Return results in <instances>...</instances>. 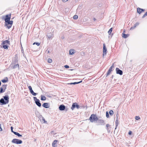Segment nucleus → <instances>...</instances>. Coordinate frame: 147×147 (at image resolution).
Wrapping results in <instances>:
<instances>
[{"instance_id": "9d476101", "label": "nucleus", "mask_w": 147, "mask_h": 147, "mask_svg": "<svg viewBox=\"0 0 147 147\" xmlns=\"http://www.w3.org/2000/svg\"><path fill=\"white\" fill-rule=\"evenodd\" d=\"M98 125H104L105 124L104 121L102 120H98Z\"/></svg>"}, {"instance_id": "e433bc0d", "label": "nucleus", "mask_w": 147, "mask_h": 147, "mask_svg": "<svg viewBox=\"0 0 147 147\" xmlns=\"http://www.w3.org/2000/svg\"><path fill=\"white\" fill-rule=\"evenodd\" d=\"M35 44H36L38 46H39L40 45V43L38 42H35L33 43V45H34Z\"/></svg>"}, {"instance_id": "a211bd4d", "label": "nucleus", "mask_w": 147, "mask_h": 147, "mask_svg": "<svg viewBox=\"0 0 147 147\" xmlns=\"http://www.w3.org/2000/svg\"><path fill=\"white\" fill-rule=\"evenodd\" d=\"M144 10L140 8H137V12L139 14H140L142 11H144Z\"/></svg>"}, {"instance_id": "8fccbe9b", "label": "nucleus", "mask_w": 147, "mask_h": 147, "mask_svg": "<svg viewBox=\"0 0 147 147\" xmlns=\"http://www.w3.org/2000/svg\"><path fill=\"white\" fill-rule=\"evenodd\" d=\"M63 0V1L64 2H65L68 1V0Z\"/></svg>"}, {"instance_id": "de8ad7c7", "label": "nucleus", "mask_w": 147, "mask_h": 147, "mask_svg": "<svg viewBox=\"0 0 147 147\" xmlns=\"http://www.w3.org/2000/svg\"><path fill=\"white\" fill-rule=\"evenodd\" d=\"M2 131V129L1 127V125L0 124V131Z\"/></svg>"}, {"instance_id": "a878e982", "label": "nucleus", "mask_w": 147, "mask_h": 147, "mask_svg": "<svg viewBox=\"0 0 147 147\" xmlns=\"http://www.w3.org/2000/svg\"><path fill=\"white\" fill-rule=\"evenodd\" d=\"M5 91V90H4V89L1 87L0 88V93H2L3 92H4Z\"/></svg>"}, {"instance_id": "b1692460", "label": "nucleus", "mask_w": 147, "mask_h": 147, "mask_svg": "<svg viewBox=\"0 0 147 147\" xmlns=\"http://www.w3.org/2000/svg\"><path fill=\"white\" fill-rule=\"evenodd\" d=\"M30 92V93L33 96H36L37 94V93L34 92L33 90H31Z\"/></svg>"}, {"instance_id": "a19ab883", "label": "nucleus", "mask_w": 147, "mask_h": 147, "mask_svg": "<svg viewBox=\"0 0 147 147\" xmlns=\"http://www.w3.org/2000/svg\"><path fill=\"white\" fill-rule=\"evenodd\" d=\"M28 88H29V89L30 90V91H31V90H32V87L30 86H29L28 87Z\"/></svg>"}, {"instance_id": "4be33fe9", "label": "nucleus", "mask_w": 147, "mask_h": 147, "mask_svg": "<svg viewBox=\"0 0 147 147\" xmlns=\"http://www.w3.org/2000/svg\"><path fill=\"white\" fill-rule=\"evenodd\" d=\"M13 133L14 134L17 136L18 137H21L22 135H20V134L16 132H13Z\"/></svg>"}, {"instance_id": "49530a36", "label": "nucleus", "mask_w": 147, "mask_h": 147, "mask_svg": "<svg viewBox=\"0 0 147 147\" xmlns=\"http://www.w3.org/2000/svg\"><path fill=\"white\" fill-rule=\"evenodd\" d=\"M106 126L107 128V129H108V127L109 126V125L108 124H107L106 125Z\"/></svg>"}, {"instance_id": "603ef678", "label": "nucleus", "mask_w": 147, "mask_h": 147, "mask_svg": "<svg viewBox=\"0 0 147 147\" xmlns=\"http://www.w3.org/2000/svg\"><path fill=\"white\" fill-rule=\"evenodd\" d=\"M117 126H116V127H115V129H116L117 127Z\"/></svg>"}, {"instance_id": "ddd939ff", "label": "nucleus", "mask_w": 147, "mask_h": 147, "mask_svg": "<svg viewBox=\"0 0 147 147\" xmlns=\"http://www.w3.org/2000/svg\"><path fill=\"white\" fill-rule=\"evenodd\" d=\"M42 106L46 108H48L49 107V105L48 103H44L42 105Z\"/></svg>"}, {"instance_id": "58836bf2", "label": "nucleus", "mask_w": 147, "mask_h": 147, "mask_svg": "<svg viewBox=\"0 0 147 147\" xmlns=\"http://www.w3.org/2000/svg\"><path fill=\"white\" fill-rule=\"evenodd\" d=\"M8 81V80H5V79H4V80H1V81L3 82V83H5L7 82Z\"/></svg>"}, {"instance_id": "7c9ffc66", "label": "nucleus", "mask_w": 147, "mask_h": 147, "mask_svg": "<svg viewBox=\"0 0 147 147\" xmlns=\"http://www.w3.org/2000/svg\"><path fill=\"white\" fill-rule=\"evenodd\" d=\"M109 113L111 115H112L113 114V112L112 110H110L109 111Z\"/></svg>"}, {"instance_id": "dca6fc26", "label": "nucleus", "mask_w": 147, "mask_h": 147, "mask_svg": "<svg viewBox=\"0 0 147 147\" xmlns=\"http://www.w3.org/2000/svg\"><path fill=\"white\" fill-rule=\"evenodd\" d=\"M139 24V23L138 22H136L135 24H134V26L133 27H131L130 29V30H133L134 29L136 26H138Z\"/></svg>"}, {"instance_id": "aec40b11", "label": "nucleus", "mask_w": 147, "mask_h": 147, "mask_svg": "<svg viewBox=\"0 0 147 147\" xmlns=\"http://www.w3.org/2000/svg\"><path fill=\"white\" fill-rule=\"evenodd\" d=\"M129 36V34H126L124 33H123V32L122 33V36L124 38H126L128 37Z\"/></svg>"}, {"instance_id": "423d86ee", "label": "nucleus", "mask_w": 147, "mask_h": 147, "mask_svg": "<svg viewBox=\"0 0 147 147\" xmlns=\"http://www.w3.org/2000/svg\"><path fill=\"white\" fill-rule=\"evenodd\" d=\"M10 66L13 69L17 68H19V65L18 64H15L12 63L11 64Z\"/></svg>"}, {"instance_id": "2eb2a0df", "label": "nucleus", "mask_w": 147, "mask_h": 147, "mask_svg": "<svg viewBox=\"0 0 147 147\" xmlns=\"http://www.w3.org/2000/svg\"><path fill=\"white\" fill-rule=\"evenodd\" d=\"M3 45H8L10 44L9 41L8 40H5L3 42Z\"/></svg>"}, {"instance_id": "a18cd8bd", "label": "nucleus", "mask_w": 147, "mask_h": 147, "mask_svg": "<svg viewBox=\"0 0 147 147\" xmlns=\"http://www.w3.org/2000/svg\"><path fill=\"white\" fill-rule=\"evenodd\" d=\"M47 36H48V37L49 38H51V37L53 35H52L51 36H49L48 35H47Z\"/></svg>"}, {"instance_id": "0eeeda50", "label": "nucleus", "mask_w": 147, "mask_h": 147, "mask_svg": "<svg viewBox=\"0 0 147 147\" xmlns=\"http://www.w3.org/2000/svg\"><path fill=\"white\" fill-rule=\"evenodd\" d=\"M79 107V105H78L77 103H74L72 105L71 109L73 110L75 107H76L77 109H78Z\"/></svg>"}, {"instance_id": "4c0bfd02", "label": "nucleus", "mask_w": 147, "mask_h": 147, "mask_svg": "<svg viewBox=\"0 0 147 147\" xmlns=\"http://www.w3.org/2000/svg\"><path fill=\"white\" fill-rule=\"evenodd\" d=\"M106 116L107 118H109V113L108 111L106 112Z\"/></svg>"}, {"instance_id": "09e8293b", "label": "nucleus", "mask_w": 147, "mask_h": 147, "mask_svg": "<svg viewBox=\"0 0 147 147\" xmlns=\"http://www.w3.org/2000/svg\"><path fill=\"white\" fill-rule=\"evenodd\" d=\"M47 51L48 53H50V51L49 50H48V49H47Z\"/></svg>"}, {"instance_id": "f03ea898", "label": "nucleus", "mask_w": 147, "mask_h": 147, "mask_svg": "<svg viewBox=\"0 0 147 147\" xmlns=\"http://www.w3.org/2000/svg\"><path fill=\"white\" fill-rule=\"evenodd\" d=\"M13 23V21L8 20L7 22H5V26H6L8 29H9L11 28Z\"/></svg>"}, {"instance_id": "ea45409f", "label": "nucleus", "mask_w": 147, "mask_h": 147, "mask_svg": "<svg viewBox=\"0 0 147 147\" xmlns=\"http://www.w3.org/2000/svg\"><path fill=\"white\" fill-rule=\"evenodd\" d=\"M147 16V11L144 14V15L142 16V18H144L146 16Z\"/></svg>"}, {"instance_id": "20e7f679", "label": "nucleus", "mask_w": 147, "mask_h": 147, "mask_svg": "<svg viewBox=\"0 0 147 147\" xmlns=\"http://www.w3.org/2000/svg\"><path fill=\"white\" fill-rule=\"evenodd\" d=\"M33 98L34 100L35 101L36 104L39 107H40L41 106V104L39 100L36 97H34Z\"/></svg>"}, {"instance_id": "72a5a7b5", "label": "nucleus", "mask_w": 147, "mask_h": 147, "mask_svg": "<svg viewBox=\"0 0 147 147\" xmlns=\"http://www.w3.org/2000/svg\"><path fill=\"white\" fill-rule=\"evenodd\" d=\"M111 71H108L107 74V75H106V76H108L111 73Z\"/></svg>"}, {"instance_id": "39448f33", "label": "nucleus", "mask_w": 147, "mask_h": 147, "mask_svg": "<svg viewBox=\"0 0 147 147\" xmlns=\"http://www.w3.org/2000/svg\"><path fill=\"white\" fill-rule=\"evenodd\" d=\"M103 57L105 56L107 53V49L106 48V46L105 44H103Z\"/></svg>"}, {"instance_id": "cd10ccee", "label": "nucleus", "mask_w": 147, "mask_h": 147, "mask_svg": "<svg viewBox=\"0 0 147 147\" xmlns=\"http://www.w3.org/2000/svg\"><path fill=\"white\" fill-rule=\"evenodd\" d=\"M115 123L116 125V126H118V124H119V121L118 120V117H117V119L115 121Z\"/></svg>"}, {"instance_id": "412c9836", "label": "nucleus", "mask_w": 147, "mask_h": 147, "mask_svg": "<svg viewBox=\"0 0 147 147\" xmlns=\"http://www.w3.org/2000/svg\"><path fill=\"white\" fill-rule=\"evenodd\" d=\"M74 49H71L69 51V55H72L74 53Z\"/></svg>"}, {"instance_id": "4468645a", "label": "nucleus", "mask_w": 147, "mask_h": 147, "mask_svg": "<svg viewBox=\"0 0 147 147\" xmlns=\"http://www.w3.org/2000/svg\"><path fill=\"white\" fill-rule=\"evenodd\" d=\"M40 121L41 122H42L43 123H47V121L45 120V119H44V117H40Z\"/></svg>"}, {"instance_id": "79ce46f5", "label": "nucleus", "mask_w": 147, "mask_h": 147, "mask_svg": "<svg viewBox=\"0 0 147 147\" xmlns=\"http://www.w3.org/2000/svg\"><path fill=\"white\" fill-rule=\"evenodd\" d=\"M11 131L13 133V132H14L15 131H13V127H11Z\"/></svg>"}, {"instance_id": "f3484780", "label": "nucleus", "mask_w": 147, "mask_h": 147, "mask_svg": "<svg viewBox=\"0 0 147 147\" xmlns=\"http://www.w3.org/2000/svg\"><path fill=\"white\" fill-rule=\"evenodd\" d=\"M58 141L57 140H55L52 143V146L53 147H56L57 146L55 145L56 144L57 142Z\"/></svg>"}, {"instance_id": "7ed1b4c3", "label": "nucleus", "mask_w": 147, "mask_h": 147, "mask_svg": "<svg viewBox=\"0 0 147 147\" xmlns=\"http://www.w3.org/2000/svg\"><path fill=\"white\" fill-rule=\"evenodd\" d=\"M12 143L17 144H20L22 143L21 140L16 139H13L11 141Z\"/></svg>"}, {"instance_id": "f8f14e48", "label": "nucleus", "mask_w": 147, "mask_h": 147, "mask_svg": "<svg viewBox=\"0 0 147 147\" xmlns=\"http://www.w3.org/2000/svg\"><path fill=\"white\" fill-rule=\"evenodd\" d=\"M59 109L61 111H63L65 109V106L63 105H61L59 106Z\"/></svg>"}, {"instance_id": "c756f323", "label": "nucleus", "mask_w": 147, "mask_h": 147, "mask_svg": "<svg viewBox=\"0 0 147 147\" xmlns=\"http://www.w3.org/2000/svg\"><path fill=\"white\" fill-rule=\"evenodd\" d=\"M3 47L5 49H8V46L7 45H3Z\"/></svg>"}, {"instance_id": "3c124183", "label": "nucleus", "mask_w": 147, "mask_h": 147, "mask_svg": "<svg viewBox=\"0 0 147 147\" xmlns=\"http://www.w3.org/2000/svg\"><path fill=\"white\" fill-rule=\"evenodd\" d=\"M93 20H94V21H95V20H96V19H95V18H93Z\"/></svg>"}, {"instance_id": "393cba45", "label": "nucleus", "mask_w": 147, "mask_h": 147, "mask_svg": "<svg viewBox=\"0 0 147 147\" xmlns=\"http://www.w3.org/2000/svg\"><path fill=\"white\" fill-rule=\"evenodd\" d=\"M6 85L4 84L2 85L1 87L4 89V90H5V89H6Z\"/></svg>"}, {"instance_id": "6e6552de", "label": "nucleus", "mask_w": 147, "mask_h": 147, "mask_svg": "<svg viewBox=\"0 0 147 147\" xmlns=\"http://www.w3.org/2000/svg\"><path fill=\"white\" fill-rule=\"evenodd\" d=\"M116 73L119 74L121 75L123 74V71L122 70L120 69L119 68H117L116 69Z\"/></svg>"}, {"instance_id": "c03bdc74", "label": "nucleus", "mask_w": 147, "mask_h": 147, "mask_svg": "<svg viewBox=\"0 0 147 147\" xmlns=\"http://www.w3.org/2000/svg\"><path fill=\"white\" fill-rule=\"evenodd\" d=\"M132 134V132L131 131H129V132H128V134L129 135H131Z\"/></svg>"}, {"instance_id": "864d4df0", "label": "nucleus", "mask_w": 147, "mask_h": 147, "mask_svg": "<svg viewBox=\"0 0 147 147\" xmlns=\"http://www.w3.org/2000/svg\"><path fill=\"white\" fill-rule=\"evenodd\" d=\"M118 115V114H117V115H117V117H118V116H118V115Z\"/></svg>"}, {"instance_id": "473e14b6", "label": "nucleus", "mask_w": 147, "mask_h": 147, "mask_svg": "<svg viewBox=\"0 0 147 147\" xmlns=\"http://www.w3.org/2000/svg\"><path fill=\"white\" fill-rule=\"evenodd\" d=\"M78 16L77 15H74L73 17V18L74 20H76L78 18Z\"/></svg>"}, {"instance_id": "5701e85b", "label": "nucleus", "mask_w": 147, "mask_h": 147, "mask_svg": "<svg viewBox=\"0 0 147 147\" xmlns=\"http://www.w3.org/2000/svg\"><path fill=\"white\" fill-rule=\"evenodd\" d=\"M46 99V97L42 95L41 96V100H45Z\"/></svg>"}, {"instance_id": "5fc2aeb1", "label": "nucleus", "mask_w": 147, "mask_h": 147, "mask_svg": "<svg viewBox=\"0 0 147 147\" xmlns=\"http://www.w3.org/2000/svg\"><path fill=\"white\" fill-rule=\"evenodd\" d=\"M125 32V31H123V33H124Z\"/></svg>"}, {"instance_id": "6ab92c4d", "label": "nucleus", "mask_w": 147, "mask_h": 147, "mask_svg": "<svg viewBox=\"0 0 147 147\" xmlns=\"http://www.w3.org/2000/svg\"><path fill=\"white\" fill-rule=\"evenodd\" d=\"M82 82V81H80L79 82H74V83H68L67 84H70V85H72V84H74H74H78L79 83Z\"/></svg>"}, {"instance_id": "37998d69", "label": "nucleus", "mask_w": 147, "mask_h": 147, "mask_svg": "<svg viewBox=\"0 0 147 147\" xmlns=\"http://www.w3.org/2000/svg\"><path fill=\"white\" fill-rule=\"evenodd\" d=\"M64 67L65 68H69V66L67 65H65Z\"/></svg>"}, {"instance_id": "9b49d317", "label": "nucleus", "mask_w": 147, "mask_h": 147, "mask_svg": "<svg viewBox=\"0 0 147 147\" xmlns=\"http://www.w3.org/2000/svg\"><path fill=\"white\" fill-rule=\"evenodd\" d=\"M4 100H5L6 102L8 103L9 102V97L8 95H5L3 96Z\"/></svg>"}, {"instance_id": "f257e3e1", "label": "nucleus", "mask_w": 147, "mask_h": 147, "mask_svg": "<svg viewBox=\"0 0 147 147\" xmlns=\"http://www.w3.org/2000/svg\"><path fill=\"white\" fill-rule=\"evenodd\" d=\"M98 119L96 115L92 114L89 118V120L92 122L98 120Z\"/></svg>"}, {"instance_id": "c85d7f7f", "label": "nucleus", "mask_w": 147, "mask_h": 147, "mask_svg": "<svg viewBox=\"0 0 147 147\" xmlns=\"http://www.w3.org/2000/svg\"><path fill=\"white\" fill-rule=\"evenodd\" d=\"M17 62V60L16 58V57L15 58V59H14V60H13L12 61V63L15 64Z\"/></svg>"}, {"instance_id": "c9c22d12", "label": "nucleus", "mask_w": 147, "mask_h": 147, "mask_svg": "<svg viewBox=\"0 0 147 147\" xmlns=\"http://www.w3.org/2000/svg\"><path fill=\"white\" fill-rule=\"evenodd\" d=\"M52 62V60L50 58L48 59V62L49 63H51Z\"/></svg>"}, {"instance_id": "1a4fd4ad", "label": "nucleus", "mask_w": 147, "mask_h": 147, "mask_svg": "<svg viewBox=\"0 0 147 147\" xmlns=\"http://www.w3.org/2000/svg\"><path fill=\"white\" fill-rule=\"evenodd\" d=\"M11 17V15H7L5 16V22H7L8 20H10Z\"/></svg>"}, {"instance_id": "bb28decb", "label": "nucleus", "mask_w": 147, "mask_h": 147, "mask_svg": "<svg viewBox=\"0 0 147 147\" xmlns=\"http://www.w3.org/2000/svg\"><path fill=\"white\" fill-rule=\"evenodd\" d=\"M114 67V64H113L110 67L109 69V71H112V68Z\"/></svg>"}, {"instance_id": "f704fd0d", "label": "nucleus", "mask_w": 147, "mask_h": 147, "mask_svg": "<svg viewBox=\"0 0 147 147\" xmlns=\"http://www.w3.org/2000/svg\"><path fill=\"white\" fill-rule=\"evenodd\" d=\"M135 119L136 120H138L140 119V118L139 116H136L135 117Z\"/></svg>"}, {"instance_id": "2f4dec72", "label": "nucleus", "mask_w": 147, "mask_h": 147, "mask_svg": "<svg viewBox=\"0 0 147 147\" xmlns=\"http://www.w3.org/2000/svg\"><path fill=\"white\" fill-rule=\"evenodd\" d=\"M112 28H111L109 31L108 32V33L109 34H110L112 32Z\"/></svg>"}]
</instances>
